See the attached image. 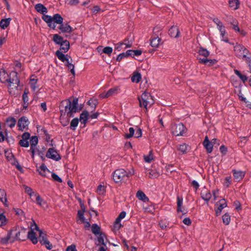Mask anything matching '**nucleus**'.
I'll return each instance as SVG.
<instances>
[{
  "label": "nucleus",
  "mask_w": 251,
  "mask_h": 251,
  "mask_svg": "<svg viewBox=\"0 0 251 251\" xmlns=\"http://www.w3.org/2000/svg\"><path fill=\"white\" fill-rule=\"evenodd\" d=\"M89 116V114L88 111L85 110L80 114L79 120L82 124L85 125L88 121Z\"/></svg>",
  "instance_id": "20"
},
{
  "label": "nucleus",
  "mask_w": 251,
  "mask_h": 251,
  "mask_svg": "<svg viewBox=\"0 0 251 251\" xmlns=\"http://www.w3.org/2000/svg\"><path fill=\"white\" fill-rule=\"evenodd\" d=\"M177 149L182 154L186 153L187 152L188 146H187L185 144H183L182 145H179Z\"/></svg>",
  "instance_id": "43"
},
{
  "label": "nucleus",
  "mask_w": 251,
  "mask_h": 251,
  "mask_svg": "<svg viewBox=\"0 0 251 251\" xmlns=\"http://www.w3.org/2000/svg\"><path fill=\"white\" fill-rule=\"evenodd\" d=\"M161 40V39L158 36H152L151 38L150 39V45L152 47L158 48Z\"/></svg>",
  "instance_id": "16"
},
{
  "label": "nucleus",
  "mask_w": 251,
  "mask_h": 251,
  "mask_svg": "<svg viewBox=\"0 0 251 251\" xmlns=\"http://www.w3.org/2000/svg\"><path fill=\"white\" fill-rule=\"evenodd\" d=\"M99 235V237L98 238V241L99 243L102 245L106 246V244L104 242V237H106L105 234L103 232H102Z\"/></svg>",
  "instance_id": "44"
},
{
  "label": "nucleus",
  "mask_w": 251,
  "mask_h": 251,
  "mask_svg": "<svg viewBox=\"0 0 251 251\" xmlns=\"http://www.w3.org/2000/svg\"><path fill=\"white\" fill-rule=\"evenodd\" d=\"M172 133L176 136H182L183 133L186 132L187 128L182 123L173 124L171 125Z\"/></svg>",
  "instance_id": "4"
},
{
  "label": "nucleus",
  "mask_w": 251,
  "mask_h": 251,
  "mask_svg": "<svg viewBox=\"0 0 251 251\" xmlns=\"http://www.w3.org/2000/svg\"><path fill=\"white\" fill-rule=\"evenodd\" d=\"M198 60L199 62L207 65L208 66H211L214 64H215L218 61L215 59H208L207 58H202L201 57H198Z\"/></svg>",
  "instance_id": "10"
},
{
  "label": "nucleus",
  "mask_w": 251,
  "mask_h": 251,
  "mask_svg": "<svg viewBox=\"0 0 251 251\" xmlns=\"http://www.w3.org/2000/svg\"><path fill=\"white\" fill-rule=\"evenodd\" d=\"M0 201L4 204V205L8 207L7 199L6 197V193L4 189H0Z\"/></svg>",
  "instance_id": "19"
},
{
  "label": "nucleus",
  "mask_w": 251,
  "mask_h": 251,
  "mask_svg": "<svg viewBox=\"0 0 251 251\" xmlns=\"http://www.w3.org/2000/svg\"><path fill=\"white\" fill-rule=\"evenodd\" d=\"M78 99L77 98H74L72 101L70 99L63 100L61 102V106H64V115L67 113L69 118L73 117L74 114L81 111V108H78Z\"/></svg>",
  "instance_id": "1"
},
{
  "label": "nucleus",
  "mask_w": 251,
  "mask_h": 251,
  "mask_svg": "<svg viewBox=\"0 0 251 251\" xmlns=\"http://www.w3.org/2000/svg\"><path fill=\"white\" fill-rule=\"evenodd\" d=\"M234 51H235L236 55L239 58L246 57V55L251 54L249 50L241 44H236V45L234 46Z\"/></svg>",
  "instance_id": "5"
},
{
  "label": "nucleus",
  "mask_w": 251,
  "mask_h": 251,
  "mask_svg": "<svg viewBox=\"0 0 251 251\" xmlns=\"http://www.w3.org/2000/svg\"><path fill=\"white\" fill-rule=\"evenodd\" d=\"M198 53L199 56H203V58H207V57L209 55L210 52L206 49L201 47L200 48Z\"/></svg>",
  "instance_id": "27"
},
{
  "label": "nucleus",
  "mask_w": 251,
  "mask_h": 251,
  "mask_svg": "<svg viewBox=\"0 0 251 251\" xmlns=\"http://www.w3.org/2000/svg\"><path fill=\"white\" fill-rule=\"evenodd\" d=\"M125 57H127L126 53L123 52L118 55L116 58V60L118 62H120L122 60V59Z\"/></svg>",
  "instance_id": "58"
},
{
  "label": "nucleus",
  "mask_w": 251,
  "mask_h": 251,
  "mask_svg": "<svg viewBox=\"0 0 251 251\" xmlns=\"http://www.w3.org/2000/svg\"><path fill=\"white\" fill-rule=\"evenodd\" d=\"M168 33L170 36L173 38H177L179 37L180 34L178 28L175 25L172 26V27L169 29Z\"/></svg>",
  "instance_id": "11"
},
{
  "label": "nucleus",
  "mask_w": 251,
  "mask_h": 251,
  "mask_svg": "<svg viewBox=\"0 0 251 251\" xmlns=\"http://www.w3.org/2000/svg\"><path fill=\"white\" fill-rule=\"evenodd\" d=\"M129 133H126L124 135V137L126 139H128L133 136L135 132V129L133 127H130L129 128Z\"/></svg>",
  "instance_id": "49"
},
{
  "label": "nucleus",
  "mask_w": 251,
  "mask_h": 251,
  "mask_svg": "<svg viewBox=\"0 0 251 251\" xmlns=\"http://www.w3.org/2000/svg\"><path fill=\"white\" fill-rule=\"evenodd\" d=\"M40 169H41L40 171L39 170H37V171L39 172V174L44 177L46 176V174L45 173L46 171L50 172L44 163L42 164L40 167Z\"/></svg>",
  "instance_id": "36"
},
{
  "label": "nucleus",
  "mask_w": 251,
  "mask_h": 251,
  "mask_svg": "<svg viewBox=\"0 0 251 251\" xmlns=\"http://www.w3.org/2000/svg\"><path fill=\"white\" fill-rule=\"evenodd\" d=\"M6 122L10 127L12 128L15 126L16 120L13 117H8L6 119Z\"/></svg>",
  "instance_id": "39"
},
{
  "label": "nucleus",
  "mask_w": 251,
  "mask_h": 251,
  "mask_svg": "<svg viewBox=\"0 0 251 251\" xmlns=\"http://www.w3.org/2000/svg\"><path fill=\"white\" fill-rule=\"evenodd\" d=\"M84 213V212L81 211V210H78L77 212V215L80 220L81 221L82 223H85Z\"/></svg>",
  "instance_id": "56"
},
{
  "label": "nucleus",
  "mask_w": 251,
  "mask_h": 251,
  "mask_svg": "<svg viewBox=\"0 0 251 251\" xmlns=\"http://www.w3.org/2000/svg\"><path fill=\"white\" fill-rule=\"evenodd\" d=\"M79 121L80 120L77 118L73 119L70 123V128L73 130H75L76 127L78 126Z\"/></svg>",
  "instance_id": "37"
},
{
  "label": "nucleus",
  "mask_w": 251,
  "mask_h": 251,
  "mask_svg": "<svg viewBox=\"0 0 251 251\" xmlns=\"http://www.w3.org/2000/svg\"><path fill=\"white\" fill-rule=\"evenodd\" d=\"M141 79V75L140 73H137L133 75L131 77V80L132 82L138 83Z\"/></svg>",
  "instance_id": "42"
},
{
  "label": "nucleus",
  "mask_w": 251,
  "mask_h": 251,
  "mask_svg": "<svg viewBox=\"0 0 251 251\" xmlns=\"http://www.w3.org/2000/svg\"><path fill=\"white\" fill-rule=\"evenodd\" d=\"M25 186V190L26 193H27L30 197L34 196L35 194H36L37 193L32 192V189L27 186Z\"/></svg>",
  "instance_id": "51"
},
{
  "label": "nucleus",
  "mask_w": 251,
  "mask_h": 251,
  "mask_svg": "<svg viewBox=\"0 0 251 251\" xmlns=\"http://www.w3.org/2000/svg\"><path fill=\"white\" fill-rule=\"evenodd\" d=\"M133 170H132V172H129L128 173H127L124 169H117L113 173V178L115 182L117 183L122 181H126L129 176L133 175Z\"/></svg>",
  "instance_id": "2"
},
{
  "label": "nucleus",
  "mask_w": 251,
  "mask_h": 251,
  "mask_svg": "<svg viewBox=\"0 0 251 251\" xmlns=\"http://www.w3.org/2000/svg\"><path fill=\"white\" fill-rule=\"evenodd\" d=\"M52 20L55 23L61 25L63 23V18L59 14H55L52 17Z\"/></svg>",
  "instance_id": "29"
},
{
  "label": "nucleus",
  "mask_w": 251,
  "mask_h": 251,
  "mask_svg": "<svg viewBox=\"0 0 251 251\" xmlns=\"http://www.w3.org/2000/svg\"><path fill=\"white\" fill-rule=\"evenodd\" d=\"M151 94L146 92H144L141 96V97H138V99L139 101V106L140 107H142V101H145L147 100H149L150 98H151Z\"/></svg>",
  "instance_id": "21"
},
{
  "label": "nucleus",
  "mask_w": 251,
  "mask_h": 251,
  "mask_svg": "<svg viewBox=\"0 0 251 251\" xmlns=\"http://www.w3.org/2000/svg\"><path fill=\"white\" fill-rule=\"evenodd\" d=\"M35 10L39 13L44 14L48 12L47 8L42 4L38 3L35 6Z\"/></svg>",
  "instance_id": "24"
},
{
  "label": "nucleus",
  "mask_w": 251,
  "mask_h": 251,
  "mask_svg": "<svg viewBox=\"0 0 251 251\" xmlns=\"http://www.w3.org/2000/svg\"><path fill=\"white\" fill-rule=\"evenodd\" d=\"M242 59H244L246 62L248 64L250 70H251V57L246 55V57H243Z\"/></svg>",
  "instance_id": "60"
},
{
  "label": "nucleus",
  "mask_w": 251,
  "mask_h": 251,
  "mask_svg": "<svg viewBox=\"0 0 251 251\" xmlns=\"http://www.w3.org/2000/svg\"><path fill=\"white\" fill-rule=\"evenodd\" d=\"M10 77V74L8 75L5 70L0 71V81L2 83L7 82Z\"/></svg>",
  "instance_id": "22"
},
{
  "label": "nucleus",
  "mask_w": 251,
  "mask_h": 251,
  "mask_svg": "<svg viewBox=\"0 0 251 251\" xmlns=\"http://www.w3.org/2000/svg\"><path fill=\"white\" fill-rule=\"evenodd\" d=\"M46 156L48 158H50L55 161H59L61 157L59 154L54 148H50L46 153Z\"/></svg>",
  "instance_id": "6"
},
{
  "label": "nucleus",
  "mask_w": 251,
  "mask_h": 251,
  "mask_svg": "<svg viewBox=\"0 0 251 251\" xmlns=\"http://www.w3.org/2000/svg\"><path fill=\"white\" fill-rule=\"evenodd\" d=\"M55 55L58 58L63 62H65L66 61H68V57L70 58L71 61H72V58L68 54H64L60 50H58L55 52Z\"/></svg>",
  "instance_id": "13"
},
{
  "label": "nucleus",
  "mask_w": 251,
  "mask_h": 251,
  "mask_svg": "<svg viewBox=\"0 0 251 251\" xmlns=\"http://www.w3.org/2000/svg\"><path fill=\"white\" fill-rule=\"evenodd\" d=\"M16 229H11L10 231H9L7 233V235L4 237L2 238L0 240V243L2 245H5L8 243V241L10 240V239L11 238V236L12 234V232L14 231H15Z\"/></svg>",
  "instance_id": "23"
},
{
  "label": "nucleus",
  "mask_w": 251,
  "mask_h": 251,
  "mask_svg": "<svg viewBox=\"0 0 251 251\" xmlns=\"http://www.w3.org/2000/svg\"><path fill=\"white\" fill-rule=\"evenodd\" d=\"M91 228L92 233L95 235H99L102 232L100 231V227L96 224H93Z\"/></svg>",
  "instance_id": "32"
},
{
  "label": "nucleus",
  "mask_w": 251,
  "mask_h": 251,
  "mask_svg": "<svg viewBox=\"0 0 251 251\" xmlns=\"http://www.w3.org/2000/svg\"><path fill=\"white\" fill-rule=\"evenodd\" d=\"M201 195L202 199L207 202H208L211 198V194L208 191L201 192Z\"/></svg>",
  "instance_id": "38"
},
{
  "label": "nucleus",
  "mask_w": 251,
  "mask_h": 251,
  "mask_svg": "<svg viewBox=\"0 0 251 251\" xmlns=\"http://www.w3.org/2000/svg\"><path fill=\"white\" fill-rule=\"evenodd\" d=\"M34 196L36 197V201L39 205L43 207H45V206H47V203L43 201L39 194L37 193L35 194Z\"/></svg>",
  "instance_id": "33"
},
{
  "label": "nucleus",
  "mask_w": 251,
  "mask_h": 251,
  "mask_svg": "<svg viewBox=\"0 0 251 251\" xmlns=\"http://www.w3.org/2000/svg\"><path fill=\"white\" fill-rule=\"evenodd\" d=\"M229 6L234 10H236L239 8L240 4L238 0H229L228 1Z\"/></svg>",
  "instance_id": "31"
},
{
  "label": "nucleus",
  "mask_w": 251,
  "mask_h": 251,
  "mask_svg": "<svg viewBox=\"0 0 251 251\" xmlns=\"http://www.w3.org/2000/svg\"><path fill=\"white\" fill-rule=\"evenodd\" d=\"M26 238L30 239L33 244H36L38 242L37 238L36 236V233L31 229L26 235Z\"/></svg>",
  "instance_id": "17"
},
{
  "label": "nucleus",
  "mask_w": 251,
  "mask_h": 251,
  "mask_svg": "<svg viewBox=\"0 0 251 251\" xmlns=\"http://www.w3.org/2000/svg\"><path fill=\"white\" fill-rule=\"evenodd\" d=\"M119 90V87H116L114 88H111L105 94L104 97H103V98H108L111 96H112L114 94H117Z\"/></svg>",
  "instance_id": "28"
},
{
  "label": "nucleus",
  "mask_w": 251,
  "mask_h": 251,
  "mask_svg": "<svg viewBox=\"0 0 251 251\" xmlns=\"http://www.w3.org/2000/svg\"><path fill=\"white\" fill-rule=\"evenodd\" d=\"M66 251H77L75 245V244H72L68 246L67 248Z\"/></svg>",
  "instance_id": "64"
},
{
  "label": "nucleus",
  "mask_w": 251,
  "mask_h": 251,
  "mask_svg": "<svg viewBox=\"0 0 251 251\" xmlns=\"http://www.w3.org/2000/svg\"><path fill=\"white\" fill-rule=\"evenodd\" d=\"M203 145L205 148L207 153H210L212 151L213 145H212V143H210L207 136H205L203 142Z\"/></svg>",
  "instance_id": "12"
},
{
  "label": "nucleus",
  "mask_w": 251,
  "mask_h": 251,
  "mask_svg": "<svg viewBox=\"0 0 251 251\" xmlns=\"http://www.w3.org/2000/svg\"><path fill=\"white\" fill-rule=\"evenodd\" d=\"M52 41L57 45H60L63 43L65 40L63 39V38L59 35L56 34H54L53 36Z\"/></svg>",
  "instance_id": "34"
},
{
  "label": "nucleus",
  "mask_w": 251,
  "mask_h": 251,
  "mask_svg": "<svg viewBox=\"0 0 251 251\" xmlns=\"http://www.w3.org/2000/svg\"><path fill=\"white\" fill-rule=\"evenodd\" d=\"M59 45L60 46L59 50H61V52L63 53H66L70 48V43L67 40H65V41Z\"/></svg>",
  "instance_id": "18"
},
{
  "label": "nucleus",
  "mask_w": 251,
  "mask_h": 251,
  "mask_svg": "<svg viewBox=\"0 0 251 251\" xmlns=\"http://www.w3.org/2000/svg\"><path fill=\"white\" fill-rule=\"evenodd\" d=\"M52 17L50 16L46 15L45 14H43L42 19L47 23L52 22Z\"/></svg>",
  "instance_id": "54"
},
{
  "label": "nucleus",
  "mask_w": 251,
  "mask_h": 251,
  "mask_svg": "<svg viewBox=\"0 0 251 251\" xmlns=\"http://www.w3.org/2000/svg\"><path fill=\"white\" fill-rule=\"evenodd\" d=\"M232 173L234 178L237 181L241 180L245 175V172L241 171H237L236 170H233Z\"/></svg>",
  "instance_id": "14"
},
{
  "label": "nucleus",
  "mask_w": 251,
  "mask_h": 251,
  "mask_svg": "<svg viewBox=\"0 0 251 251\" xmlns=\"http://www.w3.org/2000/svg\"><path fill=\"white\" fill-rule=\"evenodd\" d=\"M30 147H35L38 143V138L37 136H33L30 139Z\"/></svg>",
  "instance_id": "40"
},
{
  "label": "nucleus",
  "mask_w": 251,
  "mask_h": 251,
  "mask_svg": "<svg viewBox=\"0 0 251 251\" xmlns=\"http://www.w3.org/2000/svg\"><path fill=\"white\" fill-rule=\"evenodd\" d=\"M235 74L242 80V81L245 83L248 79V77L241 74V73L237 70H234Z\"/></svg>",
  "instance_id": "41"
},
{
  "label": "nucleus",
  "mask_w": 251,
  "mask_h": 251,
  "mask_svg": "<svg viewBox=\"0 0 251 251\" xmlns=\"http://www.w3.org/2000/svg\"><path fill=\"white\" fill-rule=\"evenodd\" d=\"M223 221L224 224H225L226 225H227L229 224L230 221V216L228 214L226 213L225 214L223 217Z\"/></svg>",
  "instance_id": "46"
},
{
  "label": "nucleus",
  "mask_w": 251,
  "mask_h": 251,
  "mask_svg": "<svg viewBox=\"0 0 251 251\" xmlns=\"http://www.w3.org/2000/svg\"><path fill=\"white\" fill-rule=\"evenodd\" d=\"M105 192L104 186L102 185H99L97 188V192L99 194H102Z\"/></svg>",
  "instance_id": "59"
},
{
  "label": "nucleus",
  "mask_w": 251,
  "mask_h": 251,
  "mask_svg": "<svg viewBox=\"0 0 251 251\" xmlns=\"http://www.w3.org/2000/svg\"><path fill=\"white\" fill-rule=\"evenodd\" d=\"M19 144L20 146L25 148H27L29 146L28 141L24 139L20 140L19 142Z\"/></svg>",
  "instance_id": "52"
},
{
  "label": "nucleus",
  "mask_w": 251,
  "mask_h": 251,
  "mask_svg": "<svg viewBox=\"0 0 251 251\" xmlns=\"http://www.w3.org/2000/svg\"><path fill=\"white\" fill-rule=\"evenodd\" d=\"M51 176L54 180L58 182H62V179L55 173H52L51 174Z\"/></svg>",
  "instance_id": "55"
},
{
  "label": "nucleus",
  "mask_w": 251,
  "mask_h": 251,
  "mask_svg": "<svg viewBox=\"0 0 251 251\" xmlns=\"http://www.w3.org/2000/svg\"><path fill=\"white\" fill-rule=\"evenodd\" d=\"M20 80L18 77V73L16 72H12L10 74V77L7 81L8 83L9 89H17L19 86Z\"/></svg>",
  "instance_id": "3"
},
{
  "label": "nucleus",
  "mask_w": 251,
  "mask_h": 251,
  "mask_svg": "<svg viewBox=\"0 0 251 251\" xmlns=\"http://www.w3.org/2000/svg\"><path fill=\"white\" fill-rule=\"evenodd\" d=\"M26 239V229L24 228H22L15 234L14 239L12 241H10V242H13L15 240L25 241Z\"/></svg>",
  "instance_id": "7"
},
{
  "label": "nucleus",
  "mask_w": 251,
  "mask_h": 251,
  "mask_svg": "<svg viewBox=\"0 0 251 251\" xmlns=\"http://www.w3.org/2000/svg\"><path fill=\"white\" fill-rule=\"evenodd\" d=\"M183 199L179 197H177V212H182L181 210V205L182 204Z\"/></svg>",
  "instance_id": "50"
},
{
  "label": "nucleus",
  "mask_w": 251,
  "mask_h": 251,
  "mask_svg": "<svg viewBox=\"0 0 251 251\" xmlns=\"http://www.w3.org/2000/svg\"><path fill=\"white\" fill-rule=\"evenodd\" d=\"M28 93H29V92H28V89H25L24 90V94H23V96H22L23 100V101L25 103H25H27L28 100V96H27V94Z\"/></svg>",
  "instance_id": "53"
},
{
  "label": "nucleus",
  "mask_w": 251,
  "mask_h": 251,
  "mask_svg": "<svg viewBox=\"0 0 251 251\" xmlns=\"http://www.w3.org/2000/svg\"><path fill=\"white\" fill-rule=\"evenodd\" d=\"M215 205L217 208L215 209L216 215L218 216L221 214L222 210L227 206V203L225 199H222L216 202Z\"/></svg>",
  "instance_id": "8"
},
{
  "label": "nucleus",
  "mask_w": 251,
  "mask_h": 251,
  "mask_svg": "<svg viewBox=\"0 0 251 251\" xmlns=\"http://www.w3.org/2000/svg\"><path fill=\"white\" fill-rule=\"evenodd\" d=\"M144 157V160L146 162L150 163L153 160L152 151H151L149 152V155H145Z\"/></svg>",
  "instance_id": "47"
},
{
  "label": "nucleus",
  "mask_w": 251,
  "mask_h": 251,
  "mask_svg": "<svg viewBox=\"0 0 251 251\" xmlns=\"http://www.w3.org/2000/svg\"><path fill=\"white\" fill-rule=\"evenodd\" d=\"M136 197L139 200L144 202H148L149 199L146 196L144 193L141 190H139L136 193Z\"/></svg>",
  "instance_id": "25"
},
{
  "label": "nucleus",
  "mask_w": 251,
  "mask_h": 251,
  "mask_svg": "<svg viewBox=\"0 0 251 251\" xmlns=\"http://www.w3.org/2000/svg\"><path fill=\"white\" fill-rule=\"evenodd\" d=\"M15 166L16 168L21 173L24 172V170L22 168V167L21 166V165L19 164L18 161L17 160H16L15 162L13 163Z\"/></svg>",
  "instance_id": "63"
},
{
  "label": "nucleus",
  "mask_w": 251,
  "mask_h": 251,
  "mask_svg": "<svg viewBox=\"0 0 251 251\" xmlns=\"http://www.w3.org/2000/svg\"><path fill=\"white\" fill-rule=\"evenodd\" d=\"M11 20L10 18L2 19L0 22V27L3 29H5L9 25Z\"/></svg>",
  "instance_id": "26"
},
{
  "label": "nucleus",
  "mask_w": 251,
  "mask_h": 251,
  "mask_svg": "<svg viewBox=\"0 0 251 251\" xmlns=\"http://www.w3.org/2000/svg\"><path fill=\"white\" fill-rule=\"evenodd\" d=\"M47 234L44 232L42 230H40L39 234V242L42 245L44 244L45 242H46L48 240L47 238Z\"/></svg>",
  "instance_id": "35"
},
{
  "label": "nucleus",
  "mask_w": 251,
  "mask_h": 251,
  "mask_svg": "<svg viewBox=\"0 0 251 251\" xmlns=\"http://www.w3.org/2000/svg\"><path fill=\"white\" fill-rule=\"evenodd\" d=\"M113 50L112 48L110 47H106L103 49V52L107 54H110Z\"/></svg>",
  "instance_id": "57"
},
{
  "label": "nucleus",
  "mask_w": 251,
  "mask_h": 251,
  "mask_svg": "<svg viewBox=\"0 0 251 251\" xmlns=\"http://www.w3.org/2000/svg\"><path fill=\"white\" fill-rule=\"evenodd\" d=\"M162 29L161 27L159 25H157L154 27L153 29L152 36H158L159 34L161 35V33H159V32L161 31Z\"/></svg>",
  "instance_id": "45"
},
{
  "label": "nucleus",
  "mask_w": 251,
  "mask_h": 251,
  "mask_svg": "<svg viewBox=\"0 0 251 251\" xmlns=\"http://www.w3.org/2000/svg\"><path fill=\"white\" fill-rule=\"evenodd\" d=\"M58 28L63 33H71L73 31V28L67 23L65 25L62 23Z\"/></svg>",
  "instance_id": "15"
},
{
  "label": "nucleus",
  "mask_w": 251,
  "mask_h": 251,
  "mask_svg": "<svg viewBox=\"0 0 251 251\" xmlns=\"http://www.w3.org/2000/svg\"><path fill=\"white\" fill-rule=\"evenodd\" d=\"M29 123V122L27 117L25 116L22 117L19 119L18 122L19 129L23 131L24 129L28 126Z\"/></svg>",
  "instance_id": "9"
},
{
  "label": "nucleus",
  "mask_w": 251,
  "mask_h": 251,
  "mask_svg": "<svg viewBox=\"0 0 251 251\" xmlns=\"http://www.w3.org/2000/svg\"><path fill=\"white\" fill-rule=\"evenodd\" d=\"M7 224L5 216L3 213H0V226H4Z\"/></svg>",
  "instance_id": "48"
},
{
  "label": "nucleus",
  "mask_w": 251,
  "mask_h": 251,
  "mask_svg": "<svg viewBox=\"0 0 251 251\" xmlns=\"http://www.w3.org/2000/svg\"><path fill=\"white\" fill-rule=\"evenodd\" d=\"M30 134L29 132H25L22 136V139L27 140L30 139Z\"/></svg>",
  "instance_id": "62"
},
{
  "label": "nucleus",
  "mask_w": 251,
  "mask_h": 251,
  "mask_svg": "<svg viewBox=\"0 0 251 251\" xmlns=\"http://www.w3.org/2000/svg\"><path fill=\"white\" fill-rule=\"evenodd\" d=\"M98 101L97 100L90 99L87 102V104L91 107V112L95 111L98 104Z\"/></svg>",
  "instance_id": "30"
},
{
  "label": "nucleus",
  "mask_w": 251,
  "mask_h": 251,
  "mask_svg": "<svg viewBox=\"0 0 251 251\" xmlns=\"http://www.w3.org/2000/svg\"><path fill=\"white\" fill-rule=\"evenodd\" d=\"M5 140L9 145H13L15 143V139L12 136L7 137Z\"/></svg>",
  "instance_id": "61"
}]
</instances>
